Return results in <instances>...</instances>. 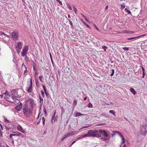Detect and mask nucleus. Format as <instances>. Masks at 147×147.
<instances>
[{"instance_id":"f257e3e1","label":"nucleus","mask_w":147,"mask_h":147,"mask_svg":"<svg viewBox=\"0 0 147 147\" xmlns=\"http://www.w3.org/2000/svg\"><path fill=\"white\" fill-rule=\"evenodd\" d=\"M23 111L25 116L28 117L32 114V110L28 107V105H24L23 106Z\"/></svg>"},{"instance_id":"f03ea898","label":"nucleus","mask_w":147,"mask_h":147,"mask_svg":"<svg viewBox=\"0 0 147 147\" xmlns=\"http://www.w3.org/2000/svg\"><path fill=\"white\" fill-rule=\"evenodd\" d=\"M88 134L89 137H100L101 136L100 134H99L98 130H89L88 131Z\"/></svg>"},{"instance_id":"7ed1b4c3","label":"nucleus","mask_w":147,"mask_h":147,"mask_svg":"<svg viewBox=\"0 0 147 147\" xmlns=\"http://www.w3.org/2000/svg\"><path fill=\"white\" fill-rule=\"evenodd\" d=\"M147 130L146 128L145 125L143 124L140 127V133L141 134L145 136L147 133Z\"/></svg>"},{"instance_id":"20e7f679","label":"nucleus","mask_w":147,"mask_h":147,"mask_svg":"<svg viewBox=\"0 0 147 147\" xmlns=\"http://www.w3.org/2000/svg\"><path fill=\"white\" fill-rule=\"evenodd\" d=\"M98 132L99 134L101 135V134H102L104 136L107 138L109 136L108 134L109 131L104 130H102L101 129L98 130Z\"/></svg>"},{"instance_id":"39448f33","label":"nucleus","mask_w":147,"mask_h":147,"mask_svg":"<svg viewBox=\"0 0 147 147\" xmlns=\"http://www.w3.org/2000/svg\"><path fill=\"white\" fill-rule=\"evenodd\" d=\"M11 38L13 40L16 41L18 40L19 36L18 32H13L11 33Z\"/></svg>"},{"instance_id":"423d86ee","label":"nucleus","mask_w":147,"mask_h":147,"mask_svg":"<svg viewBox=\"0 0 147 147\" xmlns=\"http://www.w3.org/2000/svg\"><path fill=\"white\" fill-rule=\"evenodd\" d=\"M28 49V46H25L23 48L21 53L22 56L23 57L26 55Z\"/></svg>"},{"instance_id":"0eeeda50","label":"nucleus","mask_w":147,"mask_h":147,"mask_svg":"<svg viewBox=\"0 0 147 147\" xmlns=\"http://www.w3.org/2000/svg\"><path fill=\"white\" fill-rule=\"evenodd\" d=\"M7 100L15 104H17L20 102V101L15 97L12 96V99L10 100Z\"/></svg>"},{"instance_id":"6e6552de","label":"nucleus","mask_w":147,"mask_h":147,"mask_svg":"<svg viewBox=\"0 0 147 147\" xmlns=\"http://www.w3.org/2000/svg\"><path fill=\"white\" fill-rule=\"evenodd\" d=\"M56 113V111H55L52 116L51 122L53 123H54L57 119V116H55Z\"/></svg>"},{"instance_id":"1a4fd4ad","label":"nucleus","mask_w":147,"mask_h":147,"mask_svg":"<svg viewBox=\"0 0 147 147\" xmlns=\"http://www.w3.org/2000/svg\"><path fill=\"white\" fill-rule=\"evenodd\" d=\"M22 46L23 43L20 41L18 42L16 46V48L22 49Z\"/></svg>"},{"instance_id":"9d476101","label":"nucleus","mask_w":147,"mask_h":147,"mask_svg":"<svg viewBox=\"0 0 147 147\" xmlns=\"http://www.w3.org/2000/svg\"><path fill=\"white\" fill-rule=\"evenodd\" d=\"M17 129L18 131H21L22 133H25V131L23 129L22 127L20 125H18L17 126Z\"/></svg>"},{"instance_id":"9b49d317","label":"nucleus","mask_w":147,"mask_h":147,"mask_svg":"<svg viewBox=\"0 0 147 147\" xmlns=\"http://www.w3.org/2000/svg\"><path fill=\"white\" fill-rule=\"evenodd\" d=\"M22 104L20 103L15 107V109L18 111H20L22 108Z\"/></svg>"},{"instance_id":"f8f14e48","label":"nucleus","mask_w":147,"mask_h":147,"mask_svg":"<svg viewBox=\"0 0 147 147\" xmlns=\"http://www.w3.org/2000/svg\"><path fill=\"white\" fill-rule=\"evenodd\" d=\"M22 70H24V74H25L27 72V67L24 64V63H23L22 64Z\"/></svg>"},{"instance_id":"ddd939ff","label":"nucleus","mask_w":147,"mask_h":147,"mask_svg":"<svg viewBox=\"0 0 147 147\" xmlns=\"http://www.w3.org/2000/svg\"><path fill=\"white\" fill-rule=\"evenodd\" d=\"M76 132L75 131H71L69 132H68L66 133L68 136H72L74 135L75 133H76Z\"/></svg>"},{"instance_id":"4468645a","label":"nucleus","mask_w":147,"mask_h":147,"mask_svg":"<svg viewBox=\"0 0 147 147\" xmlns=\"http://www.w3.org/2000/svg\"><path fill=\"white\" fill-rule=\"evenodd\" d=\"M13 132L16 134V136H20L22 138H23L24 137V136L23 135L19 132L16 131Z\"/></svg>"},{"instance_id":"2eb2a0df","label":"nucleus","mask_w":147,"mask_h":147,"mask_svg":"<svg viewBox=\"0 0 147 147\" xmlns=\"http://www.w3.org/2000/svg\"><path fill=\"white\" fill-rule=\"evenodd\" d=\"M32 87L31 86H29V87H27L26 88V90L27 92L31 93L32 91Z\"/></svg>"},{"instance_id":"dca6fc26","label":"nucleus","mask_w":147,"mask_h":147,"mask_svg":"<svg viewBox=\"0 0 147 147\" xmlns=\"http://www.w3.org/2000/svg\"><path fill=\"white\" fill-rule=\"evenodd\" d=\"M5 127L6 129L7 130H9L12 128L11 126V125L10 126L9 124L8 123H6L5 124Z\"/></svg>"},{"instance_id":"f3484780","label":"nucleus","mask_w":147,"mask_h":147,"mask_svg":"<svg viewBox=\"0 0 147 147\" xmlns=\"http://www.w3.org/2000/svg\"><path fill=\"white\" fill-rule=\"evenodd\" d=\"M33 63L32 64V66L34 71H37L36 68V65L35 63L33 61H32Z\"/></svg>"},{"instance_id":"a211bd4d","label":"nucleus","mask_w":147,"mask_h":147,"mask_svg":"<svg viewBox=\"0 0 147 147\" xmlns=\"http://www.w3.org/2000/svg\"><path fill=\"white\" fill-rule=\"evenodd\" d=\"M40 103L39 105L40 107H41L43 102V99L41 97L39 96Z\"/></svg>"},{"instance_id":"6ab92c4d","label":"nucleus","mask_w":147,"mask_h":147,"mask_svg":"<svg viewBox=\"0 0 147 147\" xmlns=\"http://www.w3.org/2000/svg\"><path fill=\"white\" fill-rule=\"evenodd\" d=\"M139 38H140V36H136V37L128 38H127V40H131L134 39H137Z\"/></svg>"},{"instance_id":"aec40b11","label":"nucleus","mask_w":147,"mask_h":147,"mask_svg":"<svg viewBox=\"0 0 147 147\" xmlns=\"http://www.w3.org/2000/svg\"><path fill=\"white\" fill-rule=\"evenodd\" d=\"M100 116L102 117L103 116H105L106 118H108L109 117V116L107 114L105 113H102L100 115Z\"/></svg>"},{"instance_id":"412c9836","label":"nucleus","mask_w":147,"mask_h":147,"mask_svg":"<svg viewBox=\"0 0 147 147\" xmlns=\"http://www.w3.org/2000/svg\"><path fill=\"white\" fill-rule=\"evenodd\" d=\"M130 91L133 94H136V91H135V90H134V89L132 88H131L130 89Z\"/></svg>"},{"instance_id":"4be33fe9","label":"nucleus","mask_w":147,"mask_h":147,"mask_svg":"<svg viewBox=\"0 0 147 147\" xmlns=\"http://www.w3.org/2000/svg\"><path fill=\"white\" fill-rule=\"evenodd\" d=\"M68 136L67 135L66 133L63 136V137L61 139V141H63Z\"/></svg>"},{"instance_id":"5701e85b","label":"nucleus","mask_w":147,"mask_h":147,"mask_svg":"<svg viewBox=\"0 0 147 147\" xmlns=\"http://www.w3.org/2000/svg\"><path fill=\"white\" fill-rule=\"evenodd\" d=\"M68 136L67 135L66 133L63 136V137L61 139V141H63Z\"/></svg>"},{"instance_id":"b1692460","label":"nucleus","mask_w":147,"mask_h":147,"mask_svg":"<svg viewBox=\"0 0 147 147\" xmlns=\"http://www.w3.org/2000/svg\"><path fill=\"white\" fill-rule=\"evenodd\" d=\"M114 133L116 134L117 133L122 138L123 137V135L121 134V133L119 131H114Z\"/></svg>"},{"instance_id":"393cba45","label":"nucleus","mask_w":147,"mask_h":147,"mask_svg":"<svg viewBox=\"0 0 147 147\" xmlns=\"http://www.w3.org/2000/svg\"><path fill=\"white\" fill-rule=\"evenodd\" d=\"M35 80L36 86L37 87H38L39 86V84L38 79L37 78H35Z\"/></svg>"},{"instance_id":"a878e982","label":"nucleus","mask_w":147,"mask_h":147,"mask_svg":"<svg viewBox=\"0 0 147 147\" xmlns=\"http://www.w3.org/2000/svg\"><path fill=\"white\" fill-rule=\"evenodd\" d=\"M109 113H110L112 114H113L114 116H115V111H114V110H110L109 111Z\"/></svg>"},{"instance_id":"bb28decb","label":"nucleus","mask_w":147,"mask_h":147,"mask_svg":"<svg viewBox=\"0 0 147 147\" xmlns=\"http://www.w3.org/2000/svg\"><path fill=\"white\" fill-rule=\"evenodd\" d=\"M124 32L125 33H128V34H129V33H130V34H133V33H134V32L132 31H129L126 30H125L124 31Z\"/></svg>"},{"instance_id":"cd10ccee","label":"nucleus","mask_w":147,"mask_h":147,"mask_svg":"<svg viewBox=\"0 0 147 147\" xmlns=\"http://www.w3.org/2000/svg\"><path fill=\"white\" fill-rule=\"evenodd\" d=\"M82 135L83 138L89 137V134H88V132L87 134H85L83 135Z\"/></svg>"},{"instance_id":"c85d7f7f","label":"nucleus","mask_w":147,"mask_h":147,"mask_svg":"<svg viewBox=\"0 0 147 147\" xmlns=\"http://www.w3.org/2000/svg\"><path fill=\"white\" fill-rule=\"evenodd\" d=\"M28 101L31 104V105L34 104V101L33 100V99L31 98H30L28 100Z\"/></svg>"},{"instance_id":"c756f323","label":"nucleus","mask_w":147,"mask_h":147,"mask_svg":"<svg viewBox=\"0 0 147 147\" xmlns=\"http://www.w3.org/2000/svg\"><path fill=\"white\" fill-rule=\"evenodd\" d=\"M75 116L76 117H78L79 116L82 115L80 113H79L77 112L75 113Z\"/></svg>"},{"instance_id":"7c9ffc66","label":"nucleus","mask_w":147,"mask_h":147,"mask_svg":"<svg viewBox=\"0 0 147 147\" xmlns=\"http://www.w3.org/2000/svg\"><path fill=\"white\" fill-rule=\"evenodd\" d=\"M34 72H35L34 76L35 79V78H37L38 75V73L37 72V71H34Z\"/></svg>"},{"instance_id":"2f4dec72","label":"nucleus","mask_w":147,"mask_h":147,"mask_svg":"<svg viewBox=\"0 0 147 147\" xmlns=\"http://www.w3.org/2000/svg\"><path fill=\"white\" fill-rule=\"evenodd\" d=\"M39 78L40 81L42 82V79H43V76H40L39 77Z\"/></svg>"},{"instance_id":"473e14b6","label":"nucleus","mask_w":147,"mask_h":147,"mask_svg":"<svg viewBox=\"0 0 147 147\" xmlns=\"http://www.w3.org/2000/svg\"><path fill=\"white\" fill-rule=\"evenodd\" d=\"M9 96V95H6L4 97V98L5 100H11V99H9V98H8V97Z\"/></svg>"},{"instance_id":"72a5a7b5","label":"nucleus","mask_w":147,"mask_h":147,"mask_svg":"<svg viewBox=\"0 0 147 147\" xmlns=\"http://www.w3.org/2000/svg\"><path fill=\"white\" fill-rule=\"evenodd\" d=\"M25 57L24 59L25 61H26V62L28 61L29 58L27 57L26 55V56H25V57Z\"/></svg>"},{"instance_id":"f704fd0d","label":"nucleus","mask_w":147,"mask_h":147,"mask_svg":"<svg viewBox=\"0 0 147 147\" xmlns=\"http://www.w3.org/2000/svg\"><path fill=\"white\" fill-rule=\"evenodd\" d=\"M42 120L43 125H44L45 124V117H42Z\"/></svg>"},{"instance_id":"c9c22d12","label":"nucleus","mask_w":147,"mask_h":147,"mask_svg":"<svg viewBox=\"0 0 147 147\" xmlns=\"http://www.w3.org/2000/svg\"><path fill=\"white\" fill-rule=\"evenodd\" d=\"M125 11L127 12L128 14H130V13H131V12H130V11L129 10L127 9V8H125Z\"/></svg>"},{"instance_id":"e433bc0d","label":"nucleus","mask_w":147,"mask_h":147,"mask_svg":"<svg viewBox=\"0 0 147 147\" xmlns=\"http://www.w3.org/2000/svg\"><path fill=\"white\" fill-rule=\"evenodd\" d=\"M100 139L101 140H102V141H106V140H107V138H100Z\"/></svg>"},{"instance_id":"4c0bfd02","label":"nucleus","mask_w":147,"mask_h":147,"mask_svg":"<svg viewBox=\"0 0 147 147\" xmlns=\"http://www.w3.org/2000/svg\"><path fill=\"white\" fill-rule=\"evenodd\" d=\"M88 107L89 108H92V105L90 103H89L88 105Z\"/></svg>"},{"instance_id":"58836bf2","label":"nucleus","mask_w":147,"mask_h":147,"mask_svg":"<svg viewBox=\"0 0 147 147\" xmlns=\"http://www.w3.org/2000/svg\"><path fill=\"white\" fill-rule=\"evenodd\" d=\"M122 144H124L125 142V139L123 138V137L122 138Z\"/></svg>"},{"instance_id":"ea45409f","label":"nucleus","mask_w":147,"mask_h":147,"mask_svg":"<svg viewBox=\"0 0 147 147\" xmlns=\"http://www.w3.org/2000/svg\"><path fill=\"white\" fill-rule=\"evenodd\" d=\"M112 71V73L111 74L110 76H112L113 75L114 73V70L113 69H112L111 70Z\"/></svg>"},{"instance_id":"a19ab883","label":"nucleus","mask_w":147,"mask_h":147,"mask_svg":"<svg viewBox=\"0 0 147 147\" xmlns=\"http://www.w3.org/2000/svg\"><path fill=\"white\" fill-rule=\"evenodd\" d=\"M122 49L125 50H129V47H122Z\"/></svg>"},{"instance_id":"79ce46f5","label":"nucleus","mask_w":147,"mask_h":147,"mask_svg":"<svg viewBox=\"0 0 147 147\" xmlns=\"http://www.w3.org/2000/svg\"><path fill=\"white\" fill-rule=\"evenodd\" d=\"M49 55H50V58L51 59V62H52V64H53V59H52V55L50 53H49Z\"/></svg>"},{"instance_id":"37998d69","label":"nucleus","mask_w":147,"mask_h":147,"mask_svg":"<svg viewBox=\"0 0 147 147\" xmlns=\"http://www.w3.org/2000/svg\"><path fill=\"white\" fill-rule=\"evenodd\" d=\"M4 120L5 122L7 123H8L9 122V121L6 118H4Z\"/></svg>"},{"instance_id":"c03bdc74","label":"nucleus","mask_w":147,"mask_h":147,"mask_svg":"<svg viewBox=\"0 0 147 147\" xmlns=\"http://www.w3.org/2000/svg\"><path fill=\"white\" fill-rule=\"evenodd\" d=\"M102 49H103L105 51L107 49V47L106 46H103L102 47Z\"/></svg>"},{"instance_id":"a18cd8bd","label":"nucleus","mask_w":147,"mask_h":147,"mask_svg":"<svg viewBox=\"0 0 147 147\" xmlns=\"http://www.w3.org/2000/svg\"><path fill=\"white\" fill-rule=\"evenodd\" d=\"M0 34L1 35H4L5 36V35H6V34H5L2 31H0Z\"/></svg>"},{"instance_id":"49530a36","label":"nucleus","mask_w":147,"mask_h":147,"mask_svg":"<svg viewBox=\"0 0 147 147\" xmlns=\"http://www.w3.org/2000/svg\"><path fill=\"white\" fill-rule=\"evenodd\" d=\"M32 78H31L30 79V86H31L32 87Z\"/></svg>"},{"instance_id":"de8ad7c7","label":"nucleus","mask_w":147,"mask_h":147,"mask_svg":"<svg viewBox=\"0 0 147 147\" xmlns=\"http://www.w3.org/2000/svg\"><path fill=\"white\" fill-rule=\"evenodd\" d=\"M67 7H68V8L70 10H71L72 9V8L71 7V6L70 4H68L67 5Z\"/></svg>"},{"instance_id":"09e8293b","label":"nucleus","mask_w":147,"mask_h":147,"mask_svg":"<svg viewBox=\"0 0 147 147\" xmlns=\"http://www.w3.org/2000/svg\"><path fill=\"white\" fill-rule=\"evenodd\" d=\"M21 49H16V51L18 53H19L20 52Z\"/></svg>"},{"instance_id":"8fccbe9b","label":"nucleus","mask_w":147,"mask_h":147,"mask_svg":"<svg viewBox=\"0 0 147 147\" xmlns=\"http://www.w3.org/2000/svg\"><path fill=\"white\" fill-rule=\"evenodd\" d=\"M8 92L7 91H6L5 92V93H4L3 94V95L4 94H5L6 95H9V94H8Z\"/></svg>"},{"instance_id":"3c124183","label":"nucleus","mask_w":147,"mask_h":147,"mask_svg":"<svg viewBox=\"0 0 147 147\" xmlns=\"http://www.w3.org/2000/svg\"><path fill=\"white\" fill-rule=\"evenodd\" d=\"M42 87H43V90H44V92H47L46 89L45 88V86L43 85Z\"/></svg>"},{"instance_id":"603ef678","label":"nucleus","mask_w":147,"mask_h":147,"mask_svg":"<svg viewBox=\"0 0 147 147\" xmlns=\"http://www.w3.org/2000/svg\"><path fill=\"white\" fill-rule=\"evenodd\" d=\"M83 138V137H82V135H81L80 137H79L77 139H76V140H79L80 139H82Z\"/></svg>"},{"instance_id":"864d4df0","label":"nucleus","mask_w":147,"mask_h":147,"mask_svg":"<svg viewBox=\"0 0 147 147\" xmlns=\"http://www.w3.org/2000/svg\"><path fill=\"white\" fill-rule=\"evenodd\" d=\"M41 94L42 96L43 97H44L45 96V94H44V92L42 90L41 91Z\"/></svg>"},{"instance_id":"5fc2aeb1","label":"nucleus","mask_w":147,"mask_h":147,"mask_svg":"<svg viewBox=\"0 0 147 147\" xmlns=\"http://www.w3.org/2000/svg\"><path fill=\"white\" fill-rule=\"evenodd\" d=\"M56 1H57L61 5H62V2L60 0H56Z\"/></svg>"},{"instance_id":"6e6d98bb","label":"nucleus","mask_w":147,"mask_h":147,"mask_svg":"<svg viewBox=\"0 0 147 147\" xmlns=\"http://www.w3.org/2000/svg\"><path fill=\"white\" fill-rule=\"evenodd\" d=\"M74 104L75 105H76L77 104V102L76 100H74L73 102Z\"/></svg>"},{"instance_id":"4d7b16f0","label":"nucleus","mask_w":147,"mask_h":147,"mask_svg":"<svg viewBox=\"0 0 147 147\" xmlns=\"http://www.w3.org/2000/svg\"><path fill=\"white\" fill-rule=\"evenodd\" d=\"M44 112L45 113V114L46 115L47 114V110H46V109L45 108H44Z\"/></svg>"},{"instance_id":"13d9d810","label":"nucleus","mask_w":147,"mask_h":147,"mask_svg":"<svg viewBox=\"0 0 147 147\" xmlns=\"http://www.w3.org/2000/svg\"><path fill=\"white\" fill-rule=\"evenodd\" d=\"M81 20L82 22L85 25H86L87 24L85 22L83 21V20L82 19H81Z\"/></svg>"},{"instance_id":"bf43d9fd","label":"nucleus","mask_w":147,"mask_h":147,"mask_svg":"<svg viewBox=\"0 0 147 147\" xmlns=\"http://www.w3.org/2000/svg\"><path fill=\"white\" fill-rule=\"evenodd\" d=\"M45 93L46 94V96L47 97H49V95L48 93L47 92H45Z\"/></svg>"},{"instance_id":"052dcab7","label":"nucleus","mask_w":147,"mask_h":147,"mask_svg":"<svg viewBox=\"0 0 147 147\" xmlns=\"http://www.w3.org/2000/svg\"><path fill=\"white\" fill-rule=\"evenodd\" d=\"M68 20H69V21L70 22V25L71 26H73V23H72V22L70 20H69V19H68Z\"/></svg>"},{"instance_id":"680f3d73","label":"nucleus","mask_w":147,"mask_h":147,"mask_svg":"<svg viewBox=\"0 0 147 147\" xmlns=\"http://www.w3.org/2000/svg\"><path fill=\"white\" fill-rule=\"evenodd\" d=\"M85 26L86 27H87L88 28L90 29H91V27L89 26L87 24H86Z\"/></svg>"},{"instance_id":"e2e57ef3","label":"nucleus","mask_w":147,"mask_h":147,"mask_svg":"<svg viewBox=\"0 0 147 147\" xmlns=\"http://www.w3.org/2000/svg\"><path fill=\"white\" fill-rule=\"evenodd\" d=\"M74 9V11H75V13H76L77 12V10L76 9V8H75L74 9Z\"/></svg>"},{"instance_id":"0e129e2a","label":"nucleus","mask_w":147,"mask_h":147,"mask_svg":"<svg viewBox=\"0 0 147 147\" xmlns=\"http://www.w3.org/2000/svg\"><path fill=\"white\" fill-rule=\"evenodd\" d=\"M12 134H10L9 135V136L10 138L11 139H13V138H12Z\"/></svg>"},{"instance_id":"69168bd1","label":"nucleus","mask_w":147,"mask_h":147,"mask_svg":"<svg viewBox=\"0 0 147 147\" xmlns=\"http://www.w3.org/2000/svg\"><path fill=\"white\" fill-rule=\"evenodd\" d=\"M145 76V72H143V73H142V78H144V77Z\"/></svg>"},{"instance_id":"338daca9","label":"nucleus","mask_w":147,"mask_h":147,"mask_svg":"<svg viewBox=\"0 0 147 147\" xmlns=\"http://www.w3.org/2000/svg\"><path fill=\"white\" fill-rule=\"evenodd\" d=\"M76 142V141H74L72 143V144H71V145H70V147H71V146L73 144H74Z\"/></svg>"},{"instance_id":"774afa93","label":"nucleus","mask_w":147,"mask_h":147,"mask_svg":"<svg viewBox=\"0 0 147 147\" xmlns=\"http://www.w3.org/2000/svg\"><path fill=\"white\" fill-rule=\"evenodd\" d=\"M121 7V8L123 9L125 7V6L124 5H122Z\"/></svg>"}]
</instances>
